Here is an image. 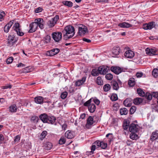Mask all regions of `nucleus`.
Listing matches in <instances>:
<instances>
[{
	"label": "nucleus",
	"instance_id": "obj_21",
	"mask_svg": "<svg viewBox=\"0 0 158 158\" xmlns=\"http://www.w3.org/2000/svg\"><path fill=\"white\" fill-rule=\"evenodd\" d=\"M44 148L47 150H49L51 149L52 147V143L49 142H45L44 145Z\"/></svg>",
	"mask_w": 158,
	"mask_h": 158
},
{
	"label": "nucleus",
	"instance_id": "obj_27",
	"mask_svg": "<svg viewBox=\"0 0 158 158\" xmlns=\"http://www.w3.org/2000/svg\"><path fill=\"white\" fill-rule=\"evenodd\" d=\"M96 109V106L94 104H90L89 106L88 110L91 113H93Z\"/></svg>",
	"mask_w": 158,
	"mask_h": 158
},
{
	"label": "nucleus",
	"instance_id": "obj_18",
	"mask_svg": "<svg viewBox=\"0 0 158 158\" xmlns=\"http://www.w3.org/2000/svg\"><path fill=\"white\" fill-rule=\"evenodd\" d=\"M158 138V131H156L152 132L150 138V140L153 141Z\"/></svg>",
	"mask_w": 158,
	"mask_h": 158
},
{
	"label": "nucleus",
	"instance_id": "obj_52",
	"mask_svg": "<svg viewBox=\"0 0 158 158\" xmlns=\"http://www.w3.org/2000/svg\"><path fill=\"white\" fill-rule=\"evenodd\" d=\"M13 58L12 57H10L8 58L6 60V62L7 64L11 63L13 61Z\"/></svg>",
	"mask_w": 158,
	"mask_h": 158
},
{
	"label": "nucleus",
	"instance_id": "obj_57",
	"mask_svg": "<svg viewBox=\"0 0 158 158\" xmlns=\"http://www.w3.org/2000/svg\"><path fill=\"white\" fill-rule=\"evenodd\" d=\"M42 10V9L40 7H39L38 8H37L35 10V13H38L40 12H41Z\"/></svg>",
	"mask_w": 158,
	"mask_h": 158
},
{
	"label": "nucleus",
	"instance_id": "obj_17",
	"mask_svg": "<svg viewBox=\"0 0 158 158\" xmlns=\"http://www.w3.org/2000/svg\"><path fill=\"white\" fill-rule=\"evenodd\" d=\"M124 56L127 58H131L134 56V53L132 51L129 50L125 52Z\"/></svg>",
	"mask_w": 158,
	"mask_h": 158
},
{
	"label": "nucleus",
	"instance_id": "obj_37",
	"mask_svg": "<svg viewBox=\"0 0 158 158\" xmlns=\"http://www.w3.org/2000/svg\"><path fill=\"white\" fill-rule=\"evenodd\" d=\"M63 4L69 7H71L73 6V3L71 1H64L63 2Z\"/></svg>",
	"mask_w": 158,
	"mask_h": 158
},
{
	"label": "nucleus",
	"instance_id": "obj_40",
	"mask_svg": "<svg viewBox=\"0 0 158 158\" xmlns=\"http://www.w3.org/2000/svg\"><path fill=\"white\" fill-rule=\"evenodd\" d=\"M44 43L47 44L50 41L51 37L50 36L47 35L46 36L44 39Z\"/></svg>",
	"mask_w": 158,
	"mask_h": 158
},
{
	"label": "nucleus",
	"instance_id": "obj_42",
	"mask_svg": "<svg viewBox=\"0 0 158 158\" xmlns=\"http://www.w3.org/2000/svg\"><path fill=\"white\" fill-rule=\"evenodd\" d=\"M118 99L117 95L115 94H113L110 97V99L112 101H116L118 100Z\"/></svg>",
	"mask_w": 158,
	"mask_h": 158
},
{
	"label": "nucleus",
	"instance_id": "obj_48",
	"mask_svg": "<svg viewBox=\"0 0 158 158\" xmlns=\"http://www.w3.org/2000/svg\"><path fill=\"white\" fill-rule=\"evenodd\" d=\"M38 120V117L35 116H32L31 118V120L34 123H37Z\"/></svg>",
	"mask_w": 158,
	"mask_h": 158
},
{
	"label": "nucleus",
	"instance_id": "obj_30",
	"mask_svg": "<svg viewBox=\"0 0 158 158\" xmlns=\"http://www.w3.org/2000/svg\"><path fill=\"white\" fill-rule=\"evenodd\" d=\"M55 120L56 118L54 116L50 117L49 116L48 118V121L47 123L53 124L55 123Z\"/></svg>",
	"mask_w": 158,
	"mask_h": 158
},
{
	"label": "nucleus",
	"instance_id": "obj_46",
	"mask_svg": "<svg viewBox=\"0 0 158 158\" xmlns=\"http://www.w3.org/2000/svg\"><path fill=\"white\" fill-rule=\"evenodd\" d=\"M106 78L108 80H111L113 78V76L110 73H108L106 75Z\"/></svg>",
	"mask_w": 158,
	"mask_h": 158
},
{
	"label": "nucleus",
	"instance_id": "obj_43",
	"mask_svg": "<svg viewBox=\"0 0 158 158\" xmlns=\"http://www.w3.org/2000/svg\"><path fill=\"white\" fill-rule=\"evenodd\" d=\"M34 22H36L35 23H37V26H38L39 24L43 23V20L42 19L38 18L35 19Z\"/></svg>",
	"mask_w": 158,
	"mask_h": 158
},
{
	"label": "nucleus",
	"instance_id": "obj_56",
	"mask_svg": "<svg viewBox=\"0 0 158 158\" xmlns=\"http://www.w3.org/2000/svg\"><path fill=\"white\" fill-rule=\"evenodd\" d=\"M54 55L57 54L60 51V50L58 48L53 49H52Z\"/></svg>",
	"mask_w": 158,
	"mask_h": 158
},
{
	"label": "nucleus",
	"instance_id": "obj_63",
	"mask_svg": "<svg viewBox=\"0 0 158 158\" xmlns=\"http://www.w3.org/2000/svg\"><path fill=\"white\" fill-rule=\"evenodd\" d=\"M83 40L84 41L86 42L87 43H90L91 41V40L87 39V38H84L83 39Z\"/></svg>",
	"mask_w": 158,
	"mask_h": 158
},
{
	"label": "nucleus",
	"instance_id": "obj_22",
	"mask_svg": "<svg viewBox=\"0 0 158 158\" xmlns=\"http://www.w3.org/2000/svg\"><path fill=\"white\" fill-rule=\"evenodd\" d=\"M111 85L113 89L114 90H117L119 88L118 84L116 81H112L111 82Z\"/></svg>",
	"mask_w": 158,
	"mask_h": 158
},
{
	"label": "nucleus",
	"instance_id": "obj_29",
	"mask_svg": "<svg viewBox=\"0 0 158 158\" xmlns=\"http://www.w3.org/2000/svg\"><path fill=\"white\" fill-rule=\"evenodd\" d=\"M129 122L127 120H125L124 121L123 126V129L124 130H126L128 129V128L129 127Z\"/></svg>",
	"mask_w": 158,
	"mask_h": 158
},
{
	"label": "nucleus",
	"instance_id": "obj_15",
	"mask_svg": "<svg viewBox=\"0 0 158 158\" xmlns=\"http://www.w3.org/2000/svg\"><path fill=\"white\" fill-rule=\"evenodd\" d=\"M93 118L91 116H89V117L87 120V123L85 125V127L87 128H89V126L93 124Z\"/></svg>",
	"mask_w": 158,
	"mask_h": 158
},
{
	"label": "nucleus",
	"instance_id": "obj_34",
	"mask_svg": "<svg viewBox=\"0 0 158 158\" xmlns=\"http://www.w3.org/2000/svg\"><path fill=\"white\" fill-rule=\"evenodd\" d=\"M96 83L98 85H103V81L100 77H98L97 78Z\"/></svg>",
	"mask_w": 158,
	"mask_h": 158
},
{
	"label": "nucleus",
	"instance_id": "obj_2",
	"mask_svg": "<svg viewBox=\"0 0 158 158\" xmlns=\"http://www.w3.org/2000/svg\"><path fill=\"white\" fill-rule=\"evenodd\" d=\"M101 142L97 140L93 143L91 147V151L90 152H87L86 154L88 155H91L94 153V152L96 148H98L100 147Z\"/></svg>",
	"mask_w": 158,
	"mask_h": 158
},
{
	"label": "nucleus",
	"instance_id": "obj_25",
	"mask_svg": "<svg viewBox=\"0 0 158 158\" xmlns=\"http://www.w3.org/2000/svg\"><path fill=\"white\" fill-rule=\"evenodd\" d=\"M118 26L121 27L127 28L131 27L132 26V25L128 23L123 22V23L119 24H118Z\"/></svg>",
	"mask_w": 158,
	"mask_h": 158
},
{
	"label": "nucleus",
	"instance_id": "obj_24",
	"mask_svg": "<svg viewBox=\"0 0 158 158\" xmlns=\"http://www.w3.org/2000/svg\"><path fill=\"white\" fill-rule=\"evenodd\" d=\"M65 136L68 139H71L74 137V135L71 131H68L65 133Z\"/></svg>",
	"mask_w": 158,
	"mask_h": 158
},
{
	"label": "nucleus",
	"instance_id": "obj_20",
	"mask_svg": "<svg viewBox=\"0 0 158 158\" xmlns=\"http://www.w3.org/2000/svg\"><path fill=\"white\" fill-rule=\"evenodd\" d=\"M18 107L15 104H13L9 107V111L11 113L16 112L18 109Z\"/></svg>",
	"mask_w": 158,
	"mask_h": 158
},
{
	"label": "nucleus",
	"instance_id": "obj_6",
	"mask_svg": "<svg viewBox=\"0 0 158 158\" xmlns=\"http://www.w3.org/2000/svg\"><path fill=\"white\" fill-rule=\"evenodd\" d=\"M17 40L14 35H9L8 38L7 46H12L17 42Z\"/></svg>",
	"mask_w": 158,
	"mask_h": 158
},
{
	"label": "nucleus",
	"instance_id": "obj_7",
	"mask_svg": "<svg viewBox=\"0 0 158 158\" xmlns=\"http://www.w3.org/2000/svg\"><path fill=\"white\" fill-rule=\"evenodd\" d=\"M147 54L150 56H152L155 55H157L158 54L157 50L154 49H150L147 48L145 50Z\"/></svg>",
	"mask_w": 158,
	"mask_h": 158
},
{
	"label": "nucleus",
	"instance_id": "obj_54",
	"mask_svg": "<svg viewBox=\"0 0 158 158\" xmlns=\"http://www.w3.org/2000/svg\"><path fill=\"white\" fill-rule=\"evenodd\" d=\"M47 134V132L46 131H43L41 134V135L42 138H44L45 137Z\"/></svg>",
	"mask_w": 158,
	"mask_h": 158
},
{
	"label": "nucleus",
	"instance_id": "obj_3",
	"mask_svg": "<svg viewBox=\"0 0 158 158\" xmlns=\"http://www.w3.org/2000/svg\"><path fill=\"white\" fill-rule=\"evenodd\" d=\"M59 19V15H56L54 18L48 21L47 23L48 26L50 27H54L56 24L57 21Z\"/></svg>",
	"mask_w": 158,
	"mask_h": 158
},
{
	"label": "nucleus",
	"instance_id": "obj_31",
	"mask_svg": "<svg viewBox=\"0 0 158 158\" xmlns=\"http://www.w3.org/2000/svg\"><path fill=\"white\" fill-rule=\"evenodd\" d=\"M130 137L133 140H137L139 138V137L135 133H131L130 135Z\"/></svg>",
	"mask_w": 158,
	"mask_h": 158
},
{
	"label": "nucleus",
	"instance_id": "obj_11",
	"mask_svg": "<svg viewBox=\"0 0 158 158\" xmlns=\"http://www.w3.org/2000/svg\"><path fill=\"white\" fill-rule=\"evenodd\" d=\"M155 26V23L151 22L148 24H145L143 25V28L145 30L151 29L153 28Z\"/></svg>",
	"mask_w": 158,
	"mask_h": 158
},
{
	"label": "nucleus",
	"instance_id": "obj_45",
	"mask_svg": "<svg viewBox=\"0 0 158 158\" xmlns=\"http://www.w3.org/2000/svg\"><path fill=\"white\" fill-rule=\"evenodd\" d=\"M5 12L3 11H0V21H2L4 19V17L5 16Z\"/></svg>",
	"mask_w": 158,
	"mask_h": 158
},
{
	"label": "nucleus",
	"instance_id": "obj_49",
	"mask_svg": "<svg viewBox=\"0 0 158 158\" xmlns=\"http://www.w3.org/2000/svg\"><path fill=\"white\" fill-rule=\"evenodd\" d=\"M68 95L67 92L65 91L62 93L61 95V98L63 99H64L66 98Z\"/></svg>",
	"mask_w": 158,
	"mask_h": 158
},
{
	"label": "nucleus",
	"instance_id": "obj_39",
	"mask_svg": "<svg viewBox=\"0 0 158 158\" xmlns=\"http://www.w3.org/2000/svg\"><path fill=\"white\" fill-rule=\"evenodd\" d=\"M137 91L139 95L141 96L144 97L145 95V93L140 89H137Z\"/></svg>",
	"mask_w": 158,
	"mask_h": 158
},
{
	"label": "nucleus",
	"instance_id": "obj_59",
	"mask_svg": "<svg viewBox=\"0 0 158 158\" xmlns=\"http://www.w3.org/2000/svg\"><path fill=\"white\" fill-rule=\"evenodd\" d=\"M20 136L19 135H17L15 138L14 141L15 142H18L20 139Z\"/></svg>",
	"mask_w": 158,
	"mask_h": 158
},
{
	"label": "nucleus",
	"instance_id": "obj_62",
	"mask_svg": "<svg viewBox=\"0 0 158 158\" xmlns=\"http://www.w3.org/2000/svg\"><path fill=\"white\" fill-rule=\"evenodd\" d=\"M133 142L131 141L128 140L126 142L128 146H130L133 143Z\"/></svg>",
	"mask_w": 158,
	"mask_h": 158
},
{
	"label": "nucleus",
	"instance_id": "obj_32",
	"mask_svg": "<svg viewBox=\"0 0 158 158\" xmlns=\"http://www.w3.org/2000/svg\"><path fill=\"white\" fill-rule=\"evenodd\" d=\"M128 84L131 87L134 86L135 84V81L134 78H130L128 81Z\"/></svg>",
	"mask_w": 158,
	"mask_h": 158
},
{
	"label": "nucleus",
	"instance_id": "obj_8",
	"mask_svg": "<svg viewBox=\"0 0 158 158\" xmlns=\"http://www.w3.org/2000/svg\"><path fill=\"white\" fill-rule=\"evenodd\" d=\"M108 70H109V68L107 66H102L98 68V71L99 72L100 74H106Z\"/></svg>",
	"mask_w": 158,
	"mask_h": 158
},
{
	"label": "nucleus",
	"instance_id": "obj_55",
	"mask_svg": "<svg viewBox=\"0 0 158 158\" xmlns=\"http://www.w3.org/2000/svg\"><path fill=\"white\" fill-rule=\"evenodd\" d=\"M91 99L87 101H86V102H85L84 104V105L85 106H89V105L90 104V103H91Z\"/></svg>",
	"mask_w": 158,
	"mask_h": 158
},
{
	"label": "nucleus",
	"instance_id": "obj_51",
	"mask_svg": "<svg viewBox=\"0 0 158 158\" xmlns=\"http://www.w3.org/2000/svg\"><path fill=\"white\" fill-rule=\"evenodd\" d=\"M147 98L149 100H151L152 99V94L151 95L149 93H146L145 95Z\"/></svg>",
	"mask_w": 158,
	"mask_h": 158
},
{
	"label": "nucleus",
	"instance_id": "obj_36",
	"mask_svg": "<svg viewBox=\"0 0 158 158\" xmlns=\"http://www.w3.org/2000/svg\"><path fill=\"white\" fill-rule=\"evenodd\" d=\"M111 88L110 85L108 84H107L104 85L103 87V89L104 91L106 92L108 91Z\"/></svg>",
	"mask_w": 158,
	"mask_h": 158
},
{
	"label": "nucleus",
	"instance_id": "obj_26",
	"mask_svg": "<svg viewBox=\"0 0 158 158\" xmlns=\"http://www.w3.org/2000/svg\"><path fill=\"white\" fill-rule=\"evenodd\" d=\"M87 31V29L86 27H79L78 29V33L81 35L84 34Z\"/></svg>",
	"mask_w": 158,
	"mask_h": 158
},
{
	"label": "nucleus",
	"instance_id": "obj_64",
	"mask_svg": "<svg viewBox=\"0 0 158 158\" xmlns=\"http://www.w3.org/2000/svg\"><path fill=\"white\" fill-rule=\"evenodd\" d=\"M94 102L97 105H98L100 103L98 99H94Z\"/></svg>",
	"mask_w": 158,
	"mask_h": 158
},
{
	"label": "nucleus",
	"instance_id": "obj_14",
	"mask_svg": "<svg viewBox=\"0 0 158 158\" xmlns=\"http://www.w3.org/2000/svg\"><path fill=\"white\" fill-rule=\"evenodd\" d=\"M120 52V49L119 47H114L112 50V56L115 57V56L118 55Z\"/></svg>",
	"mask_w": 158,
	"mask_h": 158
},
{
	"label": "nucleus",
	"instance_id": "obj_41",
	"mask_svg": "<svg viewBox=\"0 0 158 158\" xmlns=\"http://www.w3.org/2000/svg\"><path fill=\"white\" fill-rule=\"evenodd\" d=\"M152 75L154 77H157L158 76V69H154L152 72Z\"/></svg>",
	"mask_w": 158,
	"mask_h": 158
},
{
	"label": "nucleus",
	"instance_id": "obj_23",
	"mask_svg": "<svg viewBox=\"0 0 158 158\" xmlns=\"http://www.w3.org/2000/svg\"><path fill=\"white\" fill-rule=\"evenodd\" d=\"M35 102L37 104H41L43 103V97L38 96L34 98Z\"/></svg>",
	"mask_w": 158,
	"mask_h": 158
},
{
	"label": "nucleus",
	"instance_id": "obj_47",
	"mask_svg": "<svg viewBox=\"0 0 158 158\" xmlns=\"http://www.w3.org/2000/svg\"><path fill=\"white\" fill-rule=\"evenodd\" d=\"M65 138L64 137H61L59 140V143L60 144H63L65 143Z\"/></svg>",
	"mask_w": 158,
	"mask_h": 158
},
{
	"label": "nucleus",
	"instance_id": "obj_16",
	"mask_svg": "<svg viewBox=\"0 0 158 158\" xmlns=\"http://www.w3.org/2000/svg\"><path fill=\"white\" fill-rule=\"evenodd\" d=\"M86 79V77H84L81 79L77 81L76 82V86H79L84 84Z\"/></svg>",
	"mask_w": 158,
	"mask_h": 158
},
{
	"label": "nucleus",
	"instance_id": "obj_44",
	"mask_svg": "<svg viewBox=\"0 0 158 158\" xmlns=\"http://www.w3.org/2000/svg\"><path fill=\"white\" fill-rule=\"evenodd\" d=\"M136 109V107L135 106H131L130 110V113L131 114H132L134 113Z\"/></svg>",
	"mask_w": 158,
	"mask_h": 158
},
{
	"label": "nucleus",
	"instance_id": "obj_4",
	"mask_svg": "<svg viewBox=\"0 0 158 158\" xmlns=\"http://www.w3.org/2000/svg\"><path fill=\"white\" fill-rule=\"evenodd\" d=\"M52 38L56 42H59L62 39V33L60 32H54L52 34Z\"/></svg>",
	"mask_w": 158,
	"mask_h": 158
},
{
	"label": "nucleus",
	"instance_id": "obj_35",
	"mask_svg": "<svg viewBox=\"0 0 158 158\" xmlns=\"http://www.w3.org/2000/svg\"><path fill=\"white\" fill-rule=\"evenodd\" d=\"M120 112L121 115H126L128 113V110L126 108H124L120 109Z\"/></svg>",
	"mask_w": 158,
	"mask_h": 158
},
{
	"label": "nucleus",
	"instance_id": "obj_53",
	"mask_svg": "<svg viewBox=\"0 0 158 158\" xmlns=\"http://www.w3.org/2000/svg\"><path fill=\"white\" fill-rule=\"evenodd\" d=\"M46 55L48 56H52L54 55L52 49L48 51L46 53Z\"/></svg>",
	"mask_w": 158,
	"mask_h": 158
},
{
	"label": "nucleus",
	"instance_id": "obj_33",
	"mask_svg": "<svg viewBox=\"0 0 158 158\" xmlns=\"http://www.w3.org/2000/svg\"><path fill=\"white\" fill-rule=\"evenodd\" d=\"M99 72L98 71V69H93L91 72V74L94 76H97L99 75Z\"/></svg>",
	"mask_w": 158,
	"mask_h": 158
},
{
	"label": "nucleus",
	"instance_id": "obj_50",
	"mask_svg": "<svg viewBox=\"0 0 158 158\" xmlns=\"http://www.w3.org/2000/svg\"><path fill=\"white\" fill-rule=\"evenodd\" d=\"M101 143L100 147L103 149H105L107 147V143L102 142H101Z\"/></svg>",
	"mask_w": 158,
	"mask_h": 158
},
{
	"label": "nucleus",
	"instance_id": "obj_58",
	"mask_svg": "<svg viewBox=\"0 0 158 158\" xmlns=\"http://www.w3.org/2000/svg\"><path fill=\"white\" fill-rule=\"evenodd\" d=\"M153 97L158 99V92H153L152 94Z\"/></svg>",
	"mask_w": 158,
	"mask_h": 158
},
{
	"label": "nucleus",
	"instance_id": "obj_61",
	"mask_svg": "<svg viewBox=\"0 0 158 158\" xmlns=\"http://www.w3.org/2000/svg\"><path fill=\"white\" fill-rule=\"evenodd\" d=\"M24 72L28 73L30 72L31 71L29 69V67H27L25 68L23 70Z\"/></svg>",
	"mask_w": 158,
	"mask_h": 158
},
{
	"label": "nucleus",
	"instance_id": "obj_60",
	"mask_svg": "<svg viewBox=\"0 0 158 158\" xmlns=\"http://www.w3.org/2000/svg\"><path fill=\"white\" fill-rule=\"evenodd\" d=\"M143 75V74L142 73H137L136 74V76L138 78L142 77Z\"/></svg>",
	"mask_w": 158,
	"mask_h": 158
},
{
	"label": "nucleus",
	"instance_id": "obj_12",
	"mask_svg": "<svg viewBox=\"0 0 158 158\" xmlns=\"http://www.w3.org/2000/svg\"><path fill=\"white\" fill-rule=\"evenodd\" d=\"M14 21L12 20L11 21L9 22L5 26L4 29V31L5 32L7 33L9 31L10 29L14 24Z\"/></svg>",
	"mask_w": 158,
	"mask_h": 158
},
{
	"label": "nucleus",
	"instance_id": "obj_38",
	"mask_svg": "<svg viewBox=\"0 0 158 158\" xmlns=\"http://www.w3.org/2000/svg\"><path fill=\"white\" fill-rule=\"evenodd\" d=\"M123 104L125 106L130 107L131 106V103L128 99H126L123 102Z\"/></svg>",
	"mask_w": 158,
	"mask_h": 158
},
{
	"label": "nucleus",
	"instance_id": "obj_28",
	"mask_svg": "<svg viewBox=\"0 0 158 158\" xmlns=\"http://www.w3.org/2000/svg\"><path fill=\"white\" fill-rule=\"evenodd\" d=\"M143 102L142 98H136L134 100L133 102L135 105H138Z\"/></svg>",
	"mask_w": 158,
	"mask_h": 158
},
{
	"label": "nucleus",
	"instance_id": "obj_9",
	"mask_svg": "<svg viewBox=\"0 0 158 158\" xmlns=\"http://www.w3.org/2000/svg\"><path fill=\"white\" fill-rule=\"evenodd\" d=\"M138 126L134 123L131 124L129 127V131L131 133L137 132L139 131Z\"/></svg>",
	"mask_w": 158,
	"mask_h": 158
},
{
	"label": "nucleus",
	"instance_id": "obj_10",
	"mask_svg": "<svg viewBox=\"0 0 158 158\" xmlns=\"http://www.w3.org/2000/svg\"><path fill=\"white\" fill-rule=\"evenodd\" d=\"M36 22H32L30 25V29L28 31L29 33H32L35 32L37 29L38 26Z\"/></svg>",
	"mask_w": 158,
	"mask_h": 158
},
{
	"label": "nucleus",
	"instance_id": "obj_13",
	"mask_svg": "<svg viewBox=\"0 0 158 158\" xmlns=\"http://www.w3.org/2000/svg\"><path fill=\"white\" fill-rule=\"evenodd\" d=\"M111 70L115 73L118 74L121 72L122 70L121 69L117 66H112L110 68Z\"/></svg>",
	"mask_w": 158,
	"mask_h": 158
},
{
	"label": "nucleus",
	"instance_id": "obj_19",
	"mask_svg": "<svg viewBox=\"0 0 158 158\" xmlns=\"http://www.w3.org/2000/svg\"><path fill=\"white\" fill-rule=\"evenodd\" d=\"M48 116L46 114H41L40 116V119L44 123L48 122Z\"/></svg>",
	"mask_w": 158,
	"mask_h": 158
},
{
	"label": "nucleus",
	"instance_id": "obj_1",
	"mask_svg": "<svg viewBox=\"0 0 158 158\" xmlns=\"http://www.w3.org/2000/svg\"><path fill=\"white\" fill-rule=\"evenodd\" d=\"M74 31L75 29L73 27L70 25L66 26L64 30L62 31L64 40H66L72 38L75 34Z\"/></svg>",
	"mask_w": 158,
	"mask_h": 158
},
{
	"label": "nucleus",
	"instance_id": "obj_5",
	"mask_svg": "<svg viewBox=\"0 0 158 158\" xmlns=\"http://www.w3.org/2000/svg\"><path fill=\"white\" fill-rule=\"evenodd\" d=\"M13 28L18 35L22 36L24 35V33L22 31V30L19 28V23H15L14 25Z\"/></svg>",
	"mask_w": 158,
	"mask_h": 158
}]
</instances>
